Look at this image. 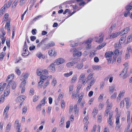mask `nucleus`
I'll return each mask as SVG.
<instances>
[{
  "label": "nucleus",
  "mask_w": 132,
  "mask_h": 132,
  "mask_svg": "<svg viewBox=\"0 0 132 132\" xmlns=\"http://www.w3.org/2000/svg\"><path fill=\"white\" fill-rule=\"evenodd\" d=\"M14 77V75L13 74H12L11 75L7 77L6 80H8L9 79L11 78V80L13 79Z\"/></svg>",
  "instance_id": "nucleus-42"
},
{
  "label": "nucleus",
  "mask_w": 132,
  "mask_h": 132,
  "mask_svg": "<svg viewBox=\"0 0 132 132\" xmlns=\"http://www.w3.org/2000/svg\"><path fill=\"white\" fill-rule=\"evenodd\" d=\"M74 63L73 62H69L66 64V66L68 67H70L73 66Z\"/></svg>",
  "instance_id": "nucleus-40"
},
{
  "label": "nucleus",
  "mask_w": 132,
  "mask_h": 132,
  "mask_svg": "<svg viewBox=\"0 0 132 132\" xmlns=\"http://www.w3.org/2000/svg\"><path fill=\"white\" fill-rule=\"evenodd\" d=\"M127 51L128 52H131L132 54V50L131 49V47L130 46H128L127 48Z\"/></svg>",
  "instance_id": "nucleus-62"
},
{
  "label": "nucleus",
  "mask_w": 132,
  "mask_h": 132,
  "mask_svg": "<svg viewBox=\"0 0 132 132\" xmlns=\"http://www.w3.org/2000/svg\"><path fill=\"white\" fill-rule=\"evenodd\" d=\"M104 96V94H102L100 95L98 98V101L100 102L102 101L103 100V97Z\"/></svg>",
  "instance_id": "nucleus-48"
},
{
  "label": "nucleus",
  "mask_w": 132,
  "mask_h": 132,
  "mask_svg": "<svg viewBox=\"0 0 132 132\" xmlns=\"http://www.w3.org/2000/svg\"><path fill=\"white\" fill-rule=\"evenodd\" d=\"M15 72L18 75H20L21 74V71L18 68V67H16Z\"/></svg>",
  "instance_id": "nucleus-58"
},
{
  "label": "nucleus",
  "mask_w": 132,
  "mask_h": 132,
  "mask_svg": "<svg viewBox=\"0 0 132 132\" xmlns=\"http://www.w3.org/2000/svg\"><path fill=\"white\" fill-rule=\"evenodd\" d=\"M50 48V43L47 44H44V47L42 48V49L43 50H45L47 49H49Z\"/></svg>",
  "instance_id": "nucleus-27"
},
{
  "label": "nucleus",
  "mask_w": 132,
  "mask_h": 132,
  "mask_svg": "<svg viewBox=\"0 0 132 132\" xmlns=\"http://www.w3.org/2000/svg\"><path fill=\"white\" fill-rule=\"evenodd\" d=\"M92 68L94 70H98L101 68V67L98 65H93L92 66Z\"/></svg>",
  "instance_id": "nucleus-38"
},
{
  "label": "nucleus",
  "mask_w": 132,
  "mask_h": 132,
  "mask_svg": "<svg viewBox=\"0 0 132 132\" xmlns=\"http://www.w3.org/2000/svg\"><path fill=\"white\" fill-rule=\"evenodd\" d=\"M65 60L63 58L60 57L55 59L53 62V64L55 65H58L65 62Z\"/></svg>",
  "instance_id": "nucleus-3"
},
{
  "label": "nucleus",
  "mask_w": 132,
  "mask_h": 132,
  "mask_svg": "<svg viewBox=\"0 0 132 132\" xmlns=\"http://www.w3.org/2000/svg\"><path fill=\"white\" fill-rule=\"evenodd\" d=\"M84 116L85 117L83 119V122L84 123H86L87 122L88 119V115L87 114L86 116Z\"/></svg>",
  "instance_id": "nucleus-46"
},
{
  "label": "nucleus",
  "mask_w": 132,
  "mask_h": 132,
  "mask_svg": "<svg viewBox=\"0 0 132 132\" xmlns=\"http://www.w3.org/2000/svg\"><path fill=\"white\" fill-rule=\"evenodd\" d=\"M29 54V52L27 50H23L22 55L24 56H28Z\"/></svg>",
  "instance_id": "nucleus-26"
},
{
  "label": "nucleus",
  "mask_w": 132,
  "mask_h": 132,
  "mask_svg": "<svg viewBox=\"0 0 132 132\" xmlns=\"http://www.w3.org/2000/svg\"><path fill=\"white\" fill-rule=\"evenodd\" d=\"M132 40V35H130L127 38V43H130Z\"/></svg>",
  "instance_id": "nucleus-39"
},
{
  "label": "nucleus",
  "mask_w": 132,
  "mask_h": 132,
  "mask_svg": "<svg viewBox=\"0 0 132 132\" xmlns=\"http://www.w3.org/2000/svg\"><path fill=\"white\" fill-rule=\"evenodd\" d=\"M10 108L9 105H8L6 106L5 107L4 112V113H5L7 112L6 114L7 113L8 110H9Z\"/></svg>",
  "instance_id": "nucleus-56"
},
{
  "label": "nucleus",
  "mask_w": 132,
  "mask_h": 132,
  "mask_svg": "<svg viewBox=\"0 0 132 132\" xmlns=\"http://www.w3.org/2000/svg\"><path fill=\"white\" fill-rule=\"evenodd\" d=\"M82 85L81 84H79L77 86V92H79L81 87Z\"/></svg>",
  "instance_id": "nucleus-55"
},
{
  "label": "nucleus",
  "mask_w": 132,
  "mask_h": 132,
  "mask_svg": "<svg viewBox=\"0 0 132 132\" xmlns=\"http://www.w3.org/2000/svg\"><path fill=\"white\" fill-rule=\"evenodd\" d=\"M81 55V53L80 52H78L76 53H74L73 54V56L75 57L77 56L78 57L80 56Z\"/></svg>",
  "instance_id": "nucleus-54"
},
{
  "label": "nucleus",
  "mask_w": 132,
  "mask_h": 132,
  "mask_svg": "<svg viewBox=\"0 0 132 132\" xmlns=\"http://www.w3.org/2000/svg\"><path fill=\"white\" fill-rule=\"evenodd\" d=\"M48 78L47 76L44 75L43 74L40 76V81L38 82V88H41L43 85L44 82V80Z\"/></svg>",
  "instance_id": "nucleus-2"
},
{
  "label": "nucleus",
  "mask_w": 132,
  "mask_h": 132,
  "mask_svg": "<svg viewBox=\"0 0 132 132\" xmlns=\"http://www.w3.org/2000/svg\"><path fill=\"white\" fill-rule=\"evenodd\" d=\"M116 26V24L114 23L113 24L109 29V31L111 32L113 30H114Z\"/></svg>",
  "instance_id": "nucleus-47"
},
{
  "label": "nucleus",
  "mask_w": 132,
  "mask_h": 132,
  "mask_svg": "<svg viewBox=\"0 0 132 132\" xmlns=\"http://www.w3.org/2000/svg\"><path fill=\"white\" fill-rule=\"evenodd\" d=\"M115 86L114 85H111L109 87V93H113L114 91H116Z\"/></svg>",
  "instance_id": "nucleus-17"
},
{
  "label": "nucleus",
  "mask_w": 132,
  "mask_h": 132,
  "mask_svg": "<svg viewBox=\"0 0 132 132\" xmlns=\"http://www.w3.org/2000/svg\"><path fill=\"white\" fill-rule=\"evenodd\" d=\"M127 68H125L122 70L121 73L120 74V75H126L127 72Z\"/></svg>",
  "instance_id": "nucleus-37"
},
{
  "label": "nucleus",
  "mask_w": 132,
  "mask_h": 132,
  "mask_svg": "<svg viewBox=\"0 0 132 132\" xmlns=\"http://www.w3.org/2000/svg\"><path fill=\"white\" fill-rule=\"evenodd\" d=\"M125 100L126 104V108L127 109H128L130 106L131 103L130 102V99L129 98H125Z\"/></svg>",
  "instance_id": "nucleus-11"
},
{
  "label": "nucleus",
  "mask_w": 132,
  "mask_h": 132,
  "mask_svg": "<svg viewBox=\"0 0 132 132\" xmlns=\"http://www.w3.org/2000/svg\"><path fill=\"white\" fill-rule=\"evenodd\" d=\"M11 126V123H9L7 124V127H6V132H8L10 131Z\"/></svg>",
  "instance_id": "nucleus-31"
},
{
  "label": "nucleus",
  "mask_w": 132,
  "mask_h": 132,
  "mask_svg": "<svg viewBox=\"0 0 132 132\" xmlns=\"http://www.w3.org/2000/svg\"><path fill=\"white\" fill-rule=\"evenodd\" d=\"M83 63L82 62L78 63L76 65L75 67V68L78 69H81L83 67Z\"/></svg>",
  "instance_id": "nucleus-18"
},
{
  "label": "nucleus",
  "mask_w": 132,
  "mask_h": 132,
  "mask_svg": "<svg viewBox=\"0 0 132 132\" xmlns=\"http://www.w3.org/2000/svg\"><path fill=\"white\" fill-rule=\"evenodd\" d=\"M125 9L127 11H129L132 9V6L131 5H127L126 6Z\"/></svg>",
  "instance_id": "nucleus-51"
},
{
  "label": "nucleus",
  "mask_w": 132,
  "mask_h": 132,
  "mask_svg": "<svg viewBox=\"0 0 132 132\" xmlns=\"http://www.w3.org/2000/svg\"><path fill=\"white\" fill-rule=\"evenodd\" d=\"M114 77L113 76L111 75H110L106 77L104 79V81H107L109 79V81L110 83H112Z\"/></svg>",
  "instance_id": "nucleus-9"
},
{
  "label": "nucleus",
  "mask_w": 132,
  "mask_h": 132,
  "mask_svg": "<svg viewBox=\"0 0 132 132\" xmlns=\"http://www.w3.org/2000/svg\"><path fill=\"white\" fill-rule=\"evenodd\" d=\"M126 36H122L120 39L119 41L120 43H121V44H123L126 41Z\"/></svg>",
  "instance_id": "nucleus-22"
},
{
  "label": "nucleus",
  "mask_w": 132,
  "mask_h": 132,
  "mask_svg": "<svg viewBox=\"0 0 132 132\" xmlns=\"http://www.w3.org/2000/svg\"><path fill=\"white\" fill-rule=\"evenodd\" d=\"M130 29V27H128L125 28L123 30L120 31L121 35H124L127 33L129 31Z\"/></svg>",
  "instance_id": "nucleus-10"
},
{
  "label": "nucleus",
  "mask_w": 132,
  "mask_h": 132,
  "mask_svg": "<svg viewBox=\"0 0 132 132\" xmlns=\"http://www.w3.org/2000/svg\"><path fill=\"white\" fill-rule=\"evenodd\" d=\"M125 92V90H123L121 91L120 92L118 96H119L121 97H123L124 96Z\"/></svg>",
  "instance_id": "nucleus-33"
},
{
  "label": "nucleus",
  "mask_w": 132,
  "mask_h": 132,
  "mask_svg": "<svg viewBox=\"0 0 132 132\" xmlns=\"http://www.w3.org/2000/svg\"><path fill=\"white\" fill-rule=\"evenodd\" d=\"M121 44L118 43L116 44H115L114 46L115 48H118L119 49L121 48Z\"/></svg>",
  "instance_id": "nucleus-52"
},
{
  "label": "nucleus",
  "mask_w": 132,
  "mask_h": 132,
  "mask_svg": "<svg viewBox=\"0 0 132 132\" xmlns=\"http://www.w3.org/2000/svg\"><path fill=\"white\" fill-rule=\"evenodd\" d=\"M7 26V30L10 31V21L9 20V21H8V22L6 23L5 26V28H6Z\"/></svg>",
  "instance_id": "nucleus-29"
},
{
  "label": "nucleus",
  "mask_w": 132,
  "mask_h": 132,
  "mask_svg": "<svg viewBox=\"0 0 132 132\" xmlns=\"http://www.w3.org/2000/svg\"><path fill=\"white\" fill-rule=\"evenodd\" d=\"M113 54V52H106L105 55V56L107 60L108 61V62L110 63L112 60V56Z\"/></svg>",
  "instance_id": "nucleus-5"
},
{
  "label": "nucleus",
  "mask_w": 132,
  "mask_h": 132,
  "mask_svg": "<svg viewBox=\"0 0 132 132\" xmlns=\"http://www.w3.org/2000/svg\"><path fill=\"white\" fill-rule=\"evenodd\" d=\"M5 7L4 5L3 7H2L0 10V18L5 13Z\"/></svg>",
  "instance_id": "nucleus-25"
},
{
  "label": "nucleus",
  "mask_w": 132,
  "mask_h": 132,
  "mask_svg": "<svg viewBox=\"0 0 132 132\" xmlns=\"http://www.w3.org/2000/svg\"><path fill=\"white\" fill-rule=\"evenodd\" d=\"M95 39L96 42L99 43H101L103 40V37H100V36H97L95 37Z\"/></svg>",
  "instance_id": "nucleus-13"
},
{
  "label": "nucleus",
  "mask_w": 132,
  "mask_h": 132,
  "mask_svg": "<svg viewBox=\"0 0 132 132\" xmlns=\"http://www.w3.org/2000/svg\"><path fill=\"white\" fill-rule=\"evenodd\" d=\"M119 52V50L118 49L116 50L114 53V55L113 57V59L112 60V61L113 62L115 61L116 60V58L117 56L118 55Z\"/></svg>",
  "instance_id": "nucleus-14"
},
{
  "label": "nucleus",
  "mask_w": 132,
  "mask_h": 132,
  "mask_svg": "<svg viewBox=\"0 0 132 132\" xmlns=\"http://www.w3.org/2000/svg\"><path fill=\"white\" fill-rule=\"evenodd\" d=\"M57 83V81L56 79L55 78H53L52 81L51 85L53 87H54Z\"/></svg>",
  "instance_id": "nucleus-32"
},
{
  "label": "nucleus",
  "mask_w": 132,
  "mask_h": 132,
  "mask_svg": "<svg viewBox=\"0 0 132 132\" xmlns=\"http://www.w3.org/2000/svg\"><path fill=\"white\" fill-rule=\"evenodd\" d=\"M117 93L115 92L112 94L110 96V98L112 99H115L117 97Z\"/></svg>",
  "instance_id": "nucleus-45"
},
{
  "label": "nucleus",
  "mask_w": 132,
  "mask_h": 132,
  "mask_svg": "<svg viewBox=\"0 0 132 132\" xmlns=\"http://www.w3.org/2000/svg\"><path fill=\"white\" fill-rule=\"evenodd\" d=\"M65 118V117L64 116L62 117L61 119L59 124V125L60 127H62L63 126L64 124Z\"/></svg>",
  "instance_id": "nucleus-20"
},
{
  "label": "nucleus",
  "mask_w": 132,
  "mask_h": 132,
  "mask_svg": "<svg viewBox=\"0 0 132 132\" xmlns=\"http://www.w3.org/2000/svg\"><path fill=\"white\" fill-rule=\"evenodd\" d=\"M57 52L54 49L51 50L50 51V56L55 57L57 55Z\"/></svg>",
  "instance_id": "nucleus-16"
},
{
  "label": "nucleus",
  "mask_w": 132,
  "mask_h": 132,
  "mask_svg": "<svg viewBox=\"0 0 132 132\" xmlns=\"http://www.w3.org/2000/svg\"><path fill=\"white\" fill-rule=\"evenodd\" d=\"M10 85H12V89H15L16 87V84L14 81L12 80H11L9 82V84L7 85V87L8 88H10Z\"/></svg>",
  "instance_id": "nucleus-8"
},
{
  "label": "nucleus",
  "mask_w": 132,
  "mask_h": 132,
  "mask_svg": "<svg viewBox=\"0 0 132 132\" xmlns=\"http://www.w3.org/2000/svg\"><path fill=\"white\" fill-rule=\"evenodd\" d=\"M73 72L72 71H71L69 73H67L64 74V76L66 77H68L71 76L73 74Z\"/></svg>",
  "instance_id": "nucleus-34"
},
{
  "label": "nucleus",
  "mask_w": 132,
  "mask_h": 132,
  "mask_svg": "<svg viewBox=\"0 0 132 132\" xmlns=\"http://www.w3.org/2000/svg\"><path fill=\"white\" fill-rule=\"evenodd\" d=\"M65 103L63 100H62L61 101V106L62 108H64L65 106Z\"/></svg>",
  "instance_id": "nucleus-64"
},
{
  "label": "nucleus",
  "mask_w": 132,
  "mask_h": 132,
  "mask_svg": "<svg viewBox=\"0 0 132 132\" xmlns=\"http://www.w3.org/2000/svg\"><path fill=\"white\" fill-rule=\"evenodd\" d=\"M108 123L110 126H112L113 124V122L112 121V119H108Z\"/></svg>",
  "instance_id": "nucleus-59"
},
{
  "label": "nucleus",
  "mask_w": 132,
  "mask_h": 132,
  "mask_svg": "<svg viewBox=\"0 0 132 132\" xmlns=\"http://www.w3.org/2000/svg\"><path fill=\"white\" fill-rule=\"evenodd\" d=\"M43 43L47 44L49 43V40L48 38H45L42 40Z\"/></svg>",
  "instance_id": "nucleus-36"
},
{
  "label": "nucleus",
  "mask_w": 132,
  "mask_h": 132,
  "mask_svg": "<svg viewBox=\"0 0 132 132\" xmlns=\"http://www.w3.org/2000/svg\"><path fill=\"white\" fill-rule=\"evenodd\" d=\"M37 75L38 76H40L43 74L44 75L47 76L48 77V76L47 75L48 74V72L47 70L46 69H45L43 70L42 71V72L39 71L38 70H37Z\"/></svg>",
  "instance_id": "nucleus-7"
},
{
  "label": "nucleus",
  "mask_w": 132,
  "mask_h": 132,
  "mask_svg": "<svg viewBox=\"0 0 132 132\" xmlns=\"http://www.w3.org/2000/svg\"><path fill=\"white\" fill-rule=\"evenodd\" d=\"M14 77V75L13 74H12L11 75L7 77L6 80H8L9 79L11 78V80L13 79Z\"/></svg>",
  "instance_id": "nucleus-43"
},
{
  "label": "nucleus",
  "mask_w": 132,
  "mask_h": 132,
  "mask_svg": "<svg viewBox=\"0 0 132 132\" xmlns=\"http://www.w3.org/2000/svg\"><path fill=\"white\" fill-rule=\"evenodd\" d=\"M106 44V43H103L99 45L98 46L97 49L98 50H99L101 48H102L104 47Z\"/></svg>",
  "instance_id": "nucleus-35"
},
{
  "label": "nucleus",
  "mask_w": 132,
  "mask_h": 132,
  "mask_svg": "<svg viewBox=\"0 0 132 132\" xmlns=\"http://www.w3.org/2000/svg\"><path fill=\"white\" fill-rule=\"evenodd\" d=\"M6 83H3L2 82L0 84V92H2L4 90L5 86L6 85Z\"/></svg>",
  "instance_id": "nucleus-23"
},
{
  "label": "nucleus",
  "mask_w": 132,
  "mask_h": 132,
  "mask_svg": "<svg viewBox=\"0 0 132 132\" xmlns=\"http://www.w3.org/2000/svg\"><path fill=\"white\" fill-rule=\"evenodd\" d=\"M120 117V116L119 114L118 113L116 114L115 117L116 118V124H119V123Z\"/></svg>",
  "instance_id": "nucleus-28"
},
{
  "label": "nucleus",
  "mask_w": 132,
  "mask_h": 132,
  "mask_svg": "<svg viewBox=\"0 0 132 132\" xmlns=\"http://www.w3.org/2000/svg\"><path fill=\"white\" fill-rule=\"evenodd\" d=\"M73 109L75 114H78L79 111V109L77 108V104H76L74 106Z\"/></svg>",
  "instance_id": "nucleus-30"
},
{
  "label": "nucleus",
  "mask_w": 132,
  "mask_h": 132,
  "mask_svg": "<svg viewBox=\"0 0 132 132\" xmlns=\"http://www.w3.org/2000/svg\"><path fill=\"white\" fill-rule=\"evenodd\" d=\"M98 110L96 108H95L93 111V114L94 116H96Z\"/></svg>",
  "instance_id": "nucleus-53"
},
{
  "label": "nucleus",
  "mask_w": 132,
  "mask_h": 132,
  "mask_svg": "<svg viewBox=\"0 0 132 132\" xmlns=\"http://www.w3.org/2000/svg\"><path fill=\"white\" fill-rule=\"evenodd\" d=\"M17 98L19 100L22 101V100H24L26 98V97L24 96L21 95L20 96L18 97Z\"/></svg>",
  "instance_id": "nucleus-49"
},
{
  "label": "nucleus",
  "mask_w": 132,
  "mask_h": 132,
  "mask_svg": "<svg viewBox=\"0 0 132 132\" xmlns=\"http://www.w3.org/2000/svg\"><path fill=\"white\" fill-rule=\"evenodd\" d=\"M93 74L92 73H90L89 75L87 77V79L86 80L87 81H91L93 79L94 80V83L95 82V78L93 77Z\"/></svg>",
  "instance_id": "nucleus-12"
},
{
  "label": "nucleus",
  "mask_w": 132,
  "mask_h": 132,
  "mask_svg": "<svg viewBox=\"0 0 132 132\" xmlns=\"http://www.w3.org/2000/svg\"><path fill=\"white\" fill-rule=\"evenodd\" d=\"M87 82L86 79V74L83 73L81 74L78 80V82H81L82 84L83 85H85Z\"/></svg>",
  "instance_id": "nucleus-1"
},
{
  "label": "nucleus",
  "mask_w": 132,
  "mask_h": 132,
  "mask_svg": "<svg viewBox=\"0 0 132 132\" xmlns=\"http://www.w3.org/2000/svg\"><path fill=\"white\" fill-rule=\"evenodd\" d=\"M9 16V14L8 13H6L4 15L3 19V21H5L6 19L8 18Z\"/></svg>",
  "instance_id": "nucleus-57"
},
{
  "label": "nucleus",
  "mask_w": 132,
  "mask_h": 132,
  "mask_svg": "<svg viewBox=\"0 0 132 132\" xmlns=\"http://www.w3.org/2000/svg\"><path fill=\"white\" fill-rule=\"evenodd\" d=\"M14 126L16 127H17L19 126H21V125L19 124V122L18 120L17 119L15 121L14 124Z\"/></svg>",
  "instance_id": "nucleus-50"
},
{
  "label": "nucleus",
  "mask_w": 132,
  "mask_h": 132,
  "mask_svg": "<svg viewBox=\"0 0 132 132\" xmlns=\"http://www.w3.org/2000/svg\"><path fill=\"white\" fill-rule=\"evenodd\" d=\"M77 75L73 76L71 78V83H75L77 79Z\"/></svg>",
  "instance_id": "nucleus-24"
},
{
  "label": "nucleus",
  "mask_w": 132,
  "mask_h": 132,
  "mask_svg": "<svg viewBox=\"0 0 132 132\" xmlns=\"http://www.w3.org/2000/svg\"><path fill=\"white\" fill-rule=\"evenodd\" d=\"M104 104L102 103H100L98 106V109L100 110H102L104 107Z\"/></svg>",
  "instance_id": "nucleus-41"
},
{
  "label": "nucleus",
  "mask_w": 132,
  "mask_h": 132,
  "mask_svg": "<svg viewBox=\"0 0 132 132\" xmlns=\"http://www.w3.org/2000/svg\"><path fill=\"white\" fill-rule=\"evenodd\" d=\"M18 0H15L14 2V3H13L12 5V8H15L17 4V3L18 2Z\"/></svg>",
  "instance_id": "nucleus-60"
},
{
  "label": "nucleus",
  "mask_w": 132,
  "mask_h": 132,
  "mask_svg": "<svg viewBox=\"0 0 132 132\" xmlns=\"http://www.w3.org/2000/svg\"><path fill=\"white\" fill-rule=\"evenodd\" d=\"M55 64H53V63H51L50 65V71L52 72H54L55 71Z\"/></svg>",
  "instance_id": "nucleus-19"
},
{
  "label": "nucleus",
  "mask_w": 132,
  "mask_h": 132,
  "mask_svg": "<svg viewBox=\"0 0 132 132\" xmlns=\"http://www.w3.org/2000/svg\"><path fill=\"white\" fill-rule=\"evenodd\" d=\"M120 35H121L120 31L115 33H113L111 35H109L106 39H108L115 38L118 37Z\"/></svg>",
  "instance_id": "nucleus-6"
},
{
  "label": "nucleus",
  "mask_w": 132,
  "mask_h": 132,
  "mask_svg": "<svg viewBox=\"0 0 132 132\" xmlns=\"http://www.w3.org/2000/svg\"><path fill=\"white\" fill-rule=\"evenodd\" d=\"M14 77V75L13 74H12L11 75L7 77L6 80H8L9 79L11 78V80L13 79Z\"/></svg>",
  "instance_id": "nucleus-44"
},
{
  "label": "nucleus",
  "mask_w": 132,
  "mask_h": 132,
  "mask_svg": "<svg viewBox=\"0 0 132 132\" xmlns=\"http://www.w3.org/2000/svg\"><path fill=\"white\" fill-rule=\"evenodd\" d=\"M10 92V90L9 88H8L7 87L4 91V96L5 97L7 96L9 94Z\"/></svg>",
  "instance_id": "nucleus-21"
},
{
  "label": "nucleus",
  "mask_w": 132,
  "mask_h": 132,
  "mask_svg": "<svg viewBox=\"0 0 132 132\" xmlns=\"http://www.w3.org/2000/svg\"><path fill=\"white\" fill-rule=\"evenodd\" d=\"M94 80L93 79L91 81H90L88 84V85L87 86L86 88V90L88 91L91 88V86H92L94 84Z\"/></svg>",
  "instance_id": "nucleus-15"
},
{
  "label": "nucleus",
  "mask_w": 132,
  "mask_h": 132,
  "mask_svg": "<svg viewBox=\"0 0 132 132\" xmlns=\"http://www.w3.org/2000/svg\"><path fill=\"white\" fill-rule=\"evenodd\" d=\"M93 39L90 38L86 41L84 43L86 44V47L87 49H89L91 48V43L93 40Z\"/></svg>",
  "instance_id": "nucleus-4"
},
{
  "label": "nucleus",
  "mask_w": 132,
  "mask_h": 132,
  "mask_svg": "<svg viewBox=\"0 0 132 132\" xmlns=\"http://www.w3.org/2000/svg\"><path fill=\"white\" fill-rule=\"evenodd\" d=\"M26 82V80H24L23 81L21 84L20 87H24Z\"/></svg>",
  "instance_id": "nucleus-63"
},
{
  "label": "nucleus",
  "mask_w": 132,
  "mask_h": 132,
  "mask_svg": "<svg viewBox=\"0 0 132 132\" xmlns=\"http://www.w3.org/2000/svg\"><path fill=\"white\" fill-rule=\"evenodd\" d=\"M74 85L72 84L70 85L69 87V92H70L72 91L73 89Z\"/></svg>",
  "instance_id": "nucleus-61"
}]
</instances>
